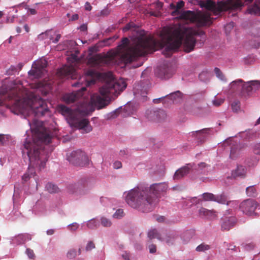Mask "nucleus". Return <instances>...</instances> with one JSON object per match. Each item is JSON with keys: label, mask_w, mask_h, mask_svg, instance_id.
Masks as SVG:
<instances>
[{"label": "nucleus", "mask_w": 260, "mask_h": 260, "mask_svg": "<svg viewBox=\"0 0 260 260\" xmlns=\"http://www.w3.org/2000/svg\"><path fill=\"white\" fill-rule=\"evenodd\" d=\"M209 213H210L209 210L204 208H201L199 210V216L202 218H206Z\"/></svg>", "instance_id": "36"}, {"label": "nucleus", "mask_w": 260, "mask_h": 260, "mask_svg": "<svg viewBox=\"0 0 260 260\" xmlns=\"http://www.w3.org/2000/svg\"><path fill=\"white\" fill-rule=\"evenodd\" d=\"M100 221L101 224L104 227H110L112 225L111 220L105 217H101Z\"/></svg>", "instance_id": "29"}, {"label": "nucleus", "mask_w": 260, "mask_h": 260, "mask_svg": "<svg viewBox=\"0 0 260 260\" xmlns=\"http://www.w3.org/2000/svg\"><path fill=\"white\" fill-rule=\"evenodd\" d=\"M74 187L75 188V191H73L72 192L75 193V194H79L82 187V185L79 182L75 183Z\"/></svg>", "instance_id": "41"}, {"label": "nucleus", "mask_w": 260, "mask_h": 260, "mask_svg": "<svg viewBox=\"0 0 260 260\" xmlns=\"http://www.w3.org/2000/svg\"><path fill=\"white\" fill-rule=\"evenodd\" d=\"M224 100L222 98H215L212 101L213 105L218 107L221 105L224 102Z\"/></svg>", "instance_id": "39"}, {"label": "nucleus", "mask_w": 260, "mask_h": 260, "mask_svg": "<svg viewBox=\"0 0 260 260\" xmlns=\"http://www.w3.org/2000/svg\"><path fill=\"white\" fill-rule=\"evenodd\" d=\"M252 1L244 0V2L249 3ZM243 1L227 0L217 4L211 0L202 1L200 6L206 11L182 12L179 20L174 24L163 28L160 42L151 35H146L144 30L137 31L133 37L132 46L129 47V40L125 38L117 50L108 52L105 55V65L120 62L127 64L136 60L138 56L144 55L159 48L162 49V54L166 57L171 56L180 46L185 52H189L193 49L196 43L194 37L197 31L187 25L188 23H194L198 26L209 25L211 23V13L217 15L224 11L240 10L244 5ZM247 11L249 14L260 15V0H256Z\"/></svg>", "instance_id": "1"}, {"label": "nucleus", "mask_w": 260, "mask_h": 260, "mask_svg": "<svg viewBox=\"0 0 260 260\" xmlns=\"http://www.w3.org/2000/svg\"><path fill=\"white\" fill-rule=\"evenodd\" d=\"M148 248L150 253H154L156 251V246L152 244L149 245Z\"/></svg>", "instance_id": "50"}, {"label": "nucleus", "mask_w": 260, "mask_h": 260, "mask_svg": "<svg viewBox=\"0 0 260 260\" xmlns=\"http://www.w3.org/2000/svg\"><path fill=\"white\" fill-rule=\"evenodd\" d=\"M214 202H216L221 204H226L228 205L233 206L234 207H237L239 205L238 203L236 202H234L232 201H228L227 197L224 193L219 194H215Z\"/></svg>", "instance_id": "13"}, {"label": "nucleus", "mask_w": 260, "mask_h": 260, "mask_svg": "<svg viewBox=\"0 0 260 260\" xmlns=\"http://www.w3.org/2000/svg\"><path fill=\"white\" fill-rule=\"evenodd\" d=\"M233 139L226 140L225 142H224L223 144L225 145L226 144H229L230 143V145L232 144V141Z\"/></svg>", "instance_id": "64"}, {"label": "nucleus", "mask_w": 260, "mask_h": 260, "mask_svg": "<svg viewBox=\"0 0 260 260\" xmlns=\"http://www.w3.org/2000/svg\"><path fill=\"white\" fill-rule=\"evenodd\" d=\"M60 37H61V35L57 33L56 31H55V38H54V40H53V43H57L59 41Z\"/></svg>", "instance_id": "52"}, {"label": "nucleus", "mask_w": 260, "mask_h": 260, "mask_svg": "<svg viewBox=\"0 0 260 260\" xmlns=\"http://www.w3.org/2000/svg\"><path fill=\"white\" fill-rule=\"evenodd\" d=\"M209 131L208 129H203L201 131H196V132H192V134H194L195 133L197 135L199 139L203 138L204 137V134H206Z\"/></svg>", "instance_id": "37"}, {"label": "nucleus", "mask_w": 260, "mask_h": 260, "mask_svg": "<svg viewBox=\"0 0 260 260\" xmlns=\"http://www.w3.org/2000/svg\"><path fill=\"white\" fill-rule=\"evenodd\" d=\"M34 211L36 214L38 215H44L47 213L46 207L43 204L36 205L34 208Z\"/></svg>", "instance_id": "21"}, {"label": "nucleus", "mask_w": 260, "mask_h": 260, "mask_svg": "<svg viewBox=\"0 0 260 260\" xmlns=\"http://www.w3.org/2000/svg\"><path fill=\"white\" fill-rule=\"evenodd\" d=\"M14 16H13L12 18H7L6 19V21L8 23H12L14 21Z\"/></svg>", "instance_id": "60"}, {"label": "nucleus", "mask_w": 260, "mask_h": 260, "mask_svg": "<svg viewBox=\"0 0 260 260\" xmlns=\"http://www.w3.org/2000/svg\"><path fill=\"white\" fill-rule=\"evenodd\" d=\"M95 248V245L92 241H89L86 246V250L90 251Z\"/></svg>", "instance_id": "47"}, {"label": "nucleus", "mask_w": 260, "mask_h": 260, "mask_svg": "<svg viewBox=\"0 0 260 260\" xmlns=\"http://www.w3.org/2000/svg\"><path fill=\"white\" fill-rule=\"evenodd\" d=\"M27 12L31 15H35L37 13V11L35 9H28Z\"/></svg>", "instance_id": "57"}, {"label": "nucleus", "mask_w": 260, "mask_h": 260, "mask_svg": "<svg viewBox=\"0 0 260 260\" xmlns=\"http://www.w3.org/2000/svg\"><path fill=\"white\" fill-rule=\"evenodd\" d=\"M10 136L0 134V142L2 144H6L9 141Z\"/></svg>", "instance_id": "35"}, {"label": "nucleus", "mask_w": 260, "mask_h": 260, "mask_svg": "<svg viewBox=\"0 0 260 260\" xmlns=\"http://www.w3.org/2000/svg\"><path fill=\"white\" fill-rule=\"evenodd\" d=\"M44 35H47L48 39L53 42V40H54L55 38V31H53L52 30H47L45 32L42 33L41 37H43V36Z\"/></svg>", "instance_id": "27"}, {"label": "nucleus", "mask_w": 260, "mask_h": 260, "mask_svg": "<svg viewBox=\"0 0 260 260\" xmlns=\"http://www.w3.org/2000/svg\"><path fill=\"white\" fill-rule=\"evenodd\" d=\"M165 97L170 100L171 102H174L175 101L181 97V93L179 91H177L167 95Z\"/></svg>", "instance_id": "23"}, {"label": "nucleus", "mask_w": 260, "mask_h": 260, "mask_svg": "<svg viewBox=\"0 0 260 260\" xmlns=\"http://www.w3.org/2000/svg\"><path fill=\"white\" fill-rule=\"evenodd\" d=\"M78 14H76L73 15V16L72 17V20H76L78 19Z\"/></svg>", "instance_id": "62"}, {"label": "nucleus", "mask_w": 260, "mask_h": 260, "mask_svg": "<svg viewBox=\"0 0 260 260\" xmlns=\"http://www.w3.org/2000/svg\"><path fill=\"white\" fill-rule=\"evenodd\" d=\"M179 237L182 241V243L183 244H186L188 242L191 238L190 232L189 231H185L181 235L179 234Z\"/></svg>", "instance_id": "24"}, {"label": "nucleus", "mask_w": 260, "mask_h": 260, "mask_svg": "<svg viewBox=\"0 0 260 260\" xmlns=\"http://www.w3.org/2000/svg\"><path fill=\"white\" fill-rule=\"evenodd\" d=\"M78 60V58L75 55H73L71 57H69L68 62H71L72 63L69 66H64L59 69L57 72L58 76L72 79L77 78L79 74L76 68Z\"/></svg>", "instance_id": "6"}, {"label": "nucleus", "mask_w": 260, "mask_h": 260, "mask_svg": "<svg viewBox=\"0 0 260 260\" xmlns=\"http://www.w3.org/2000/svg\"><path fill=\"white\" fill-rule=\"evenodd\" d=\"M68 226L71 231H75L79 228V224L76 222H74L69 224Z\"/></svg>", "instance_id": "45"}, {"label": "nucleus", "mask_w": 260, "mask_h": 260, "mask_svg": "<svg viewBox=\"0 0 260 260\" xmlns=\"http://www.w3.org/2000/svg\"><path fill=\"white\" fill-rule=\"evenodd\" d=\"M85 225L89 229H96L100 225L99 220L96 218L91 219L86 222L82 223L81 227L83 228Z\"/></svg>", "instance_id": "18"}, {"label": "nucleus", "mask_w": 260, "mask_h": 260, "mask_svg": "<svg viewBox=\"0 0 260 260\" xmlns=\"http://www.w3.org/2000/svg\"><path fill=\"white\" fill-rule=\"evenodd\" d=\"M260 89V81L251 80L244 82L242 86V94L250 95Z\"/></svg>", "instance_id": "10"}, {"label": "nucleus", "mask_w": 260, "mask_h": 260, "mask_svg": "<svg viewBox=\"0 0 260 260\" xmlns=\"http://www.w3.org/2000/svg\"><path fill=\"white\" fill-rule=\"evenodd\" d=\"M224 221L222 223V228L225 230H229L230 228L234 226L236 220L235 217H230L228 219H224Z\"/></svg>", "instance_id": "19"}, {"label": "nucleus", "mask_w": 260, "mask_h": 260, "mask_svg": "<svg viewBox=\"0 0 260 260\" xmlns=\"http://www.w3.org/2000/svg\"><path fill=\"white\" fill-rule=\"evenodd\" d=\"M193 164H188L177 170L173 176L174 180H179L188 174L190 169L193 167Z\"/></svg>", "instance_id": "11"}, {"label": "nucleus", "mask_w": 260, "mask_h": 260, "mask_svg": "<svg viewBox=\"0 0 260 260\" xmlns=\"http://www.w3.org/2000/svg\"><path fill=\"white\" fill-rule=\"evenodd\" d=\"M167 182L153 183L148 186L139 185L123 193L127 204L132 208L147 212L155 206L168 189Z\"/></svg>", "instance_id": "5"}, {"label": "nucleus", "mask_w": 260, "mask_h": 260, "mask_svg": "<svg viewBox=\"0 0 260 260\" xmlns=\"http://www.w3.org/2000/svg\"><path fill=\"white\" fill-rule=\"evenodd\" d=\"M236 145L234 144H232L231 153L230 157L232 159H235L237 158L240 154V145L237 144V142H234Z\"/></svg>", "instance_id": "17"}, {"label": "nucleus", "mask_w": 260, "mask_h": 260, "mask_svg": "<svg viewBox=\"0 0 260 260\" xmlns=\"http://www.w3.org/2000/svg\"><path fill=\"white\" fill-rule=\"evenodd\" d=\"M41 34H40L39 35V36H38V38L39 39L43 40V39H48V38L47 37V35H44V36H43V37H41Z\"/></svg>", "instance_id": "61"}, {"label": "nucleus", "mask_w": 260, "mask_h": 260, "mask_svg": "<svg viewBox=\"0 0 260 260\" xmlns=\"http://www.w3.org/2000/svg\"><path fill=\"white\" fill-rule=\"evenodd\" d=\"M102 77L105 78V84L100 89L101 95L97 93L93 94L91 95L90 102H80L75 110L62 105L58 107V112L65 117L70 126L81 130L82 133H89L92 129L89 121L84 116L90 114L95 108L100 109L106 106L112 99L126 88L125 81L123 79H115L110 72L102 75L90 70L73 84L75 87L81 85V91L67 93L62 97L63 101L68 104L75 102L83 95L82 91L86 89V86L94 84L96 80H100Z\"/></svg>", "instance_id": "2"}, {"label": "nucleus", "mask_w": 260, "mask_h": 260, "mask_svg": "<svg viewBox=\"0 0 260 260\" xmlns=\"http://www.w3.org/2000/svg\"><path fill=\"white\" fill-rule=\"evenodd\" d=\"M199 166L200 168H203L206 167V164L204 162H201L199 164Z\"/></svg>", "instance_id": "63"}, {"label": "nucleus", "mask_w": 260, "mask_h": 260, "mask_svg": "<svg viewBox=\"0 0 260 260\" xmlns=\"http://www.w3.org/2000/svg\"><path fill=\"white\" fill-rule=\"evenodd\" d=\"M179 237V233L178 232L174 231L169 233L163 237V241L169 245H172L175 243L176 241Z\"/></svg>", "instance_id": "14"}, {"label": "nucleus", "mask_w": 260, "mask_h": 260, "mask_svg": "<svg viewBox=\"0 0 260 260\" xmlns=\"http://www.w3.org/2000/svg\"><path fill=\"white\" fill-rule=\"evenodd\" d=\"M31 239V236L28 234H20L12 239V242L14 244H21Z\"/></svg>", "instance_id": "15"}, {"label": "nucleus", "mask_w": 260, "mask_h": 260, "mask_svg": "<svg viewBox=\"0 0 260 260\" xmlns=\"http://www.w3.org/2000/svg\"><path fill=\"white\" fill-rule=\"evenodd\" d=\"M122 257L124 259V260H130L129 258V253L127 252H123L121 254Z\"/></svg>", "instance_id": "53"}, {"label": "nucleus", "mask_w": 260, "mask_h": 260, "mask_svg": "<svg viewBox=\"0 0 260 260\" xmlns=\"http://www.w3.org/2000/svg\"><path fill=\"white\" fill-rule=\"evenodd\" d=\"M246 193L249 196H254L255 194V189L253 186H249L246 188Z\"/></svg>", "instance_id": "42"}, {"label": "nucleus", "mask_w": 260, "mask_h": 260, "mask_svg": "<svg viewBox=\"0 0 260 260\" xmlns=\"http://www.w3.org/2000/svg\"><path fill=\"white\" fill-rule=\"evenodd\" d=\"M81 31H85L87 30V27L86 24H83L79 28Z\"/></svg>", "instance_id": "56"}, {"label": "nucleus", "mask_w": 260, "mask_h": 260, "mask_svg": "<svg viewBox=\"0 0 260 260\" xmlns=\"http://www.w3.org/2000/svg\"><path fill=\"white\" fill-rule=\"evenodd\" d=\"M202 197L205 201H214L215 194L212 193L205 192L202 194Z\"/></svg>", "instance_id": "28"}, {"label": "nucleus", "mask_w": 260, "mask_h": 260, "mask_svg": "<svg viewBox=\"0 0 260 260\" xmlns=\"http://www.w3.org/2000/svg\"><path fill=\"white\" fill-rule=\"evenodd\" d=\"M254 152L256 154L260 155V143L254 145Z\"/></svg>", "instance_id": "51"}, {"label": "nucleus", "mask_w": 260, "mask_h": 260, "mask_svg": "<svg viewBox=\"0 0 260 260\" xmlns=\"http://www.w3.org/2000/svg\"><path fill=\"white\" fill-rule=\"evenodd\" d=\"M46 190L50 193L56 192L58 190V188L54 184L48 183L46 185Z\"/></svg>", "instance_id": "26"}, {"label": "nucleus", "mask_w": 260, "mask_h": 260, "mask_svg": "<svg viewBox=\"0 0 260 260\" xmlns=\"http://www.w3.org/2000/svg\"><path fill=\"white\" fill-rule=\"evenodd\" d=\"M47 62L45 59L41 58L35 61L32 64V69L28 72V75L32 78L41 77L46 73L45 68Z\"/></svg>", "instance_id": "8"}, {"label": "nucleus", "mask_w": 260, "mask_h": 260, "mask_svg": "<svg viewBox=\"0 0 260 260\" xmlns=\"http://www.w3.org/2000/svg\"><path fill=\"white\" fill-rule=\"evenodd\" d=\"M69 161L76 166H84L89 164L86 154L81 150L73 151L68 158Z\"/></svg>", "instance_id": "7"}, {"label": "nucleus", "mask_w": 260, "mask_h": 260, "mask_svg": "<svg viewBox=\"0 0 260 260\" xmlns=\"http://www.w3.org/2000/svg\"><path fill=\"white\" fill-rule=\"evenodd\" d=\"M243 83L242 79H238L232 82L229 85V87L233 92L240 90L242 93V86Z\"/></svg>", "instance_id": "16"}, {"label": "nucleus", "mask_w": 260, "mask_h": 260, "mask_svg": "<svg viewBox=\"0 0 260 260\" xmlns=\"http://www.w3.org/2000/svg\"><path fill=\"white\" fill-rule=\"evenodd\" d=\"M48 235H52L54 233V230L53 229L48 230L46 232Z\"/></svg>", "instance_id": "59"}, {"label": "nucleus", "mask_w": 260, "mask_h": 260, "mask_svg": "<svg viewBox=\"0 0 260 260\" xmlns=\"http://www.w3.org/2000/svg\"><path fill=\"white\" fill-rule=\"evenodd\" d=\"M28 121L32 137L26 138L22 151L23 155L26 154L29 160L28 172L30 174L26 173L22 177V179L25 182L33 175L34 168L41 170L45 167L48 153L42 145L49 144L55 135H51L50 131L43 126L42 122L37 119H34L32 123L29 120Z\"/></svg>", "instance_id": "4"}, {"label": "nucleus", "mask_w": 260, "mask_h": 260, "mask_svg": "<svg viewBox=\"0 0 260 260\" xmlns=\"http://www.w3.org/2000/svg\"><path fill=\"white\" fill-rule=\"evenodd\" d=\"M148 237L150 239L156 238L160 241H163V237L156 229L150 230L148 232Z\"/></svg>", "instance_id": "20"}, {"label": "nucleus", "mask_w": 260, "mask_h": 260, "mask_svg": "<svg viewBox=\"0 0 260 260\" xmlns=\"http://www.w3.org/2000/svg\"><path fill=\"white\" fill-rule=\"evenodd\" d=\"M184 3L183 1H179L177 3V8L180 9L184 6Z\"/></svg>", "instance_id": "55"}, {"label": "nucleus", "mask_w": 260, "mask_h": 260, "mask_svg": "<svg viewBox=\"0 0 260 260\" xmlns=\"http://www.w3.org/2000/svg\"><path fill=\"white\" fill-rule=\"evenodd\" d=\"M214 72L215 74V75L217 78H218L219 80L223 82H226V80L224 76V75L222 74V73L221 72V71L217 68H215L214 69Z\"/></svg>", "instance_id": "30"}, {"label": "nucleus", "mask_w": 260, "mask_h": 260, "mask_svg": "<svg viewBox=\"0 0 260 260\" xmlns=\"http://www.w3.org/2000/svg\"><path fill=\"white\" fill-rule=\"evenodd\" d=\"M234 26V23L233 22H230L229 24H228L225 26V29L226 32H227V31L229 29L233 28Z\"/></svg>", "instance_id": "54"}, {"label": "nucleus", "mask_w": 260, "mask_h": 260, "mask_svg": "<svg viewBox=\"0 0 260 260\" xmlns=\"http://www.w3.org/2000/svg\"><path fill=\"white\" fill-rule=\"evenodd\" d=\"M257 207L256 202L252 200H246L239 205L241 211L248 216L256 215L255 210Z\"/></svg>", "instance_id": "9"}, {"label": "nucleus", "mask_w": 260, "mask_h": 260, "mask_svg": "<svg viewBox=\"0 0 260 260\" xmlns=\"http://www.w3.org/2000/svg\"><path fill=\"white\" fill-rule=\"evenodd\" d=\"M210 249V246L205 244H201L196 247V251L198 252H203Z\"/></svg>", "instance_id": "32"}, {"label": "nucleus", "mask_w": 260, "mask_h": 260, "mask_svg": "<svg viewBox=\"0 0 260 260\" xmlns=\"http://www.w3.org/2000/svg\"><path fill=\"white\" fill-rule=\"evenodd\" d=\"M113 167L115 169H119L122 167V164L121 161L116 160L113 162Z\"/></svg>", "instance_id": "49"}, {"label": "nucleus", "mask_w": 260, "mask_h": 260, "mask_svg": "<svg viewBox=\"0 0 260 260\" xmlns=\"http://www.w3.org/2000/svg\"><path fill=\"white\" fill-rule=\"evenodd\" d=\"M32 90L24 87L19 80L4 83L0 88V106L9 107L15 114L35 117L43 116L48 111L46 102L37 96L41 92L46 95L52 89L50 82H37L33 85Z\"/></svg>", "instance_id": "3"}, {"label": "nucleus", "mask_w": 260, "mask_h": 260, "mask_svg": "<svg viewBox=\"0 0 260 260\" xmlns=\"http://www.w3.org/2000/svg\"><path fill=\"white\" fill-rule=\"evenodd\" d=\"M25 254L27 255L29 259H34L35 258V254L33 250L30 248H26Z\"/></svg>", "instance_id": "38"}, {"label": "nucleus", "mask_w": 260, "mask_h": 260, "mask_svg": "<svg viewBox=\"0 0 260 260\" xmlns=\"http://www.w3.org/2000/svg\"><path fill=\"white\" fill-rule=\"evenodd\" d=\"M135 27V25L133 23H128V24H126L125 27H123V31H126L128 30H130V29L134 28Z\"/></svg>", "instance_id": "48"}, {"label": "nucleus", "mask_w": 260, "mask_h": 260, "mask_svg": "<svg viewBox=\"0 0 260 260\" xmlns=\"http://www.w3.org/2000/svg\"><path fill=\"white\" fill-rule=\"evenodd\" d=\"M246 174V170L243 166H238L237 168L232 171V176L236 177H242Z\"/></svg>", "instance_id": "22"}, {"label": "nucleus", "mask_w": 260, "mask_h": 260, "mask_svg": "<svg viewBox=\"0 0 260 260\" xmlns=\"http://www.w3.org/2000/svg\"><path fill=\"white\" fill-rule=\"evenodd\" d=\"M124 216L123 210L121 209H117L113 214V217L114 218L119 219Z\"/></svg>", "instance_id": "34"}, {"label": "nucleus", "mask_w": 260, "mask_h": 260, "mask_svg": "<svg viewBox=\"0 0 260 260\" xmlns=\"http://www.w3.org/2000/svg\"><path fill=\"white\" fill-rule=\"evenodd\" d=\"M152 6H154L155 7V8L157 11L160 10L163 6L162 3L160 2L159 1H156L154 4L152 5Z\"/></svg>", "instance_id": "46"}, {"label": "nucleus", "mask_w": 260, "mask_h": 260, "mask_svg": "<svg viewBox=\"0 0 260 260\" xmlns=\"http://www.w3.org/2000/svg\"><path fill=\"white\" fill-rule=\"evenodd\" d=\"M209 212H210V213H208L206 218L211 219V220L215 219L216 217V214L215 211L212 210H209Z\"/></svg>", "instance_id": "43"}, {"label": "nucleus", "mask_w": 260, "mask_h": 260, "mask_svg": "<svg viewBox=\"0 0 260 260\" xmlns=\"http://www.w3.org/2000/svg\"><path fill=\"white\" fill-rule=\"evenodd\" d=\"M20 192L18 189L16 187L14 188V192L13 194V202L14 204H17L20 202Z\"/></svg>", "instance_id": "31"}, {"label": "nucleus", "mask_w": 260, "mask_h": 260, "mask_svg": "<svg viewBox=\"0 0 260 260\" xmlns=\"http://www.w3.org/2000/svg\"><path fill=\"white\" fill-rule=\"evenodd\" d=\"M187 202L191 203L190 205H189V206H191L192 205H193V204L196 205V204H199L200 203V200L199 199H198L197 198L194 197V198H192L188 199Z\"/></svg>", "instance_id": "44"}, {"label": "nucleus", "mask_w": 260, "mask_h": 260, "mask_svg": "<svg viewBox=\"0 0 260 260\" xmlns=\"http://www.w3.org/2000/svg\"><path fill=\"white\" fill-rule=\"evenodd\" d=\"M112 39L111 38H109L106 40H104L98 43V46L100 47H104L106 46H109L110 44V42L111 41Z\"/></svg>", "instance_id": "40"}, {"label": "nucleus", "mask_w": 260, "mask_h": 260, "mask_svg": "<svg viewBox=\"0 0 260 260\" xmlns=\"http://www.w3.org/2000/svg\"><path fill=\"white\" fill-rule=\"evenodd\" d=\"M92 7L88 2H86L85 4V9L88 11L91 10Z\"/></svg>", "instance_id": "58"}, {"label": "nucleus", "mask_w": 260, "mask_h": 260, "mask_svg": "<svg viewBox=\"0 0 260 260\" xmlns=\"http://www.w3.org/2000/svg\"><path fill=\"white\" fill-rule=\"evenodd\" d=\"M81 254V249L79 248L78 249V251H77V250L75 249H72L70 250L67 254V257L70 259H72L75 258L77 255H80Z\"/></svg>", "instance_id": "25"}, {"label": "nucleus", "mask_w": 260, "mask_h": 260, "mask_svg": "<svg viewBox=\"0 0 260 260\" xmlns=\"http://www.w3.org/2000/svg\"><path fill=\"white\" fill-rule=\"evenodd\" d=\"M174 73V70L170 67L160 68L156 72L158 77L163 79L170 78L173 75Z\"/></svg>", "instance_id": "12"}, {"label": "nucleus", "mask_w": 260, "mask_h": 260, "mask_svg": "<svg viewBox=\"0 0 260 260\" xmlns=\"http://www.w3.org/2000/svg\"><path fill=\"white\" fill-rule=\"evenodd\" d=\"M232 109L233 112H237L240 110V102L238 101L233 102L231 104Z\"/></svg>", "instance_id": "33"}]
</instances>
